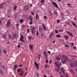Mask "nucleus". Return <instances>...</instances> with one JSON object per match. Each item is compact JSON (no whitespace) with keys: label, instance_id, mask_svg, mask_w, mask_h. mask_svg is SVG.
I'll return each mask as SVG.
<instances>
[{"label":"nucleus","instance_id":"35","mask_svg":"<svg viewBox=\"0 0 77 77\" xmlns=\"http://www.w3.org/2000/svg\"><path fill=\"white\" fill-rule=\"evenodd\" d=\"M44 56H45V57L46 59H47V54H46Z\"/></svg>","mask_w":77,"mask_h":77},{"label":"nucleus","instance_id":"64","mask_svg":"<svg viewBox=\"0 0 77 77\" xmlns=\"http://www.w3.org/2000/svg\"><path fill=\"white\" fill-rule=\"evenodd\" d=\"M73 47L74 49H76V48L75 47V46H74Z\"/></svg>","mask_w":77,"mask_h":77},{"label":"nucleus","instance_id":"34","mask_svg":"<svg viewBox=\"0 0 77 77\" xmlns=\"http://www.w3.org/2000/svg\"><path fill=\"white\" fill-rule=\"evenodd\" d=\"M67 5L69 6L70 8H72V7H71V5H70V4L68 3L67 4Z\"/></svg>","mask_w":77,"mask_h":77},{"label":"nucleus","instance_id":"60","mask_svg":"<svg viewBox=\"0 0 77 77\" xmlns=\"http://www.w3.org/2000/svg\"><path fill=\"white\" fill-rule=\"evenodd\" d=\"M2 68H3V69H4V68H5V66H2Z\"/></svg>","mask_w":77,"mask_h":77},{"label":"nucleus","instance_id":"14","mask_svg":"<svg viewBox=\"0 0 77 77\" xmlns=\"http://www.w3.org/2000/svg\"><path fill=\"white\" fill-rule=\"evenodd\" d=\"M31 32L32 33H34V28L32 27L31 28Z\"/></svg>","mask_w":77,"mask_h":77},{"label":"nucleus","instance_id":"19","mask_svg":"<svg viewBox=\"0 0 77 77\" xmlns=\"http://www.w3.org/2000/svg\"><path fill=\"white\" fill-rule=\"evenodd\" d=\"M72 24H73V26L75 27H77V25H76V24H75V23H74L73 22H72Z\"/></svg>","mask_w":77,"mask_h":77},{"label":"nucleus","instance_id":"8","mask_svg":"<svg viewBox=\"0 0 77 77\" xmlns=\"http://www.w3.org/2000/svg\"><path fill=\"white\" fill-rule=\"evenodd\" d=\"M52 4L54 5V6H55L56 8H57L58 7H59V6H58L57 4L54 2H53Z\"/></svg>","mask_w":77,"mask_h":77},{"label":"nucleus","instance_id":"29","mask_svg":"<svg viewBox=\"0 0 77 77\" xmlns=\"http://www.w3.org/2000/svg\"><path fill=\"white\" fill-rule=\"evenodd\" d=\"M69 71H70L71 72H72V71H73V70L72 68H71L69 70Z\"/></svg>","mask_w":77,"mask_h":77},{"label":"nucleus","instance_id":"53","mask_svg":"<svg viewBox=\"0 0 77 77\" xmlns=\"http://www.w3.org/2000/svg\"><path fill=\"white\" fill-rule=\"evenodd\" d=\"M55 32L56 33H58V31L56 30L55 31Z\"/></svg>","mask_w":77,"mask_h":77},{"label":"nucleus","instance_id":"31","mask_svg":"<svg viewBox=\"0 0 77 77\" xmlns=\"http://www.w3.org/2000/svg\"><path fill=\"white\" fill-rule=\"evenodd\" d=\"M17 65H15L14 66V69L15 70V69H17Z\"/></svg>","mask_w":77,"mask_h":77},{"label":"nucleus","instance_id":"17","mask_svg":"<svg viewBox=\"0 0 77 77\" xmlns=\"http://www.w3.org/2000/svg\"><path fill=\"white\" fill-rule=\"evenodd\" d=\"M21 73L19 74L20 75V76H23V73H24V72L23 71H21Z\"/></svg>","mask_w":77,"mask_h":77},{"label":"nucleus","instance_id":"46","mask_svg":"<svg viewBox=\"0 0 77 77\" xmlns=\"http://www.w3.org/2000/svg\"><path fill=\"white\" fill-rule=\"evenodd\" d=\"M14 18H16L17 17V15L16 14H15L14 15Z\"/></svg>","mask_w":77,"mask_h":77},{"label":"nucleus","instance_id":"28","mask_svg":"<svg viewBox=\"0 0 77 77\" xmlns=\"http://www.w3.org/2000/svg\"><path fill=\"white\" fill-rule=\"evenodd\" d=\"M8 38H9V39H11L12 38V36H11V35H9L8 36Z\"/></svg>","mask_w":77,"mask_h":77},{"label":"nucleus","instance_id":"45","mask_svg":"<svg viewBox=\"0 0 77 77\" xmlns=\"http://www.w3.org/2000/svg\"><path fill=\"white\" fill-rule=\"evenodd\" d=\"M74 43H71V46H72V47L74 46Z\"/></svg>","mask_w":77,"mask_h":77},{"label":"nucleus","instance_id":"40","mask_svg":"<svg viewBox=\"0 0 77 77\" xmlns=\"http://www.w3.org/2000/svg\"><path fill=\"white\" fill-rule=\"evenodd\" d=\"M43 53L44 54H47V52L46 51H45L44 52H43Z\"/></svg>","mask_w":77,"mask_h":77},{"label":"nucleus","instance_id":"15","mask_svg":"<svg viewBox=\"0 0 77 77\" xmlns=\"http://www.w3.org/2000/svg\"><path fill=\"white\" fill-rule=\"evenodd\" d=\"M17 5H14L13 6V9L15 11L17 10Z\"/></svg>","mask_w":77,"mask_h":77},{"label":"nucleus","instance_id":"51","mask_svg":"<svg viewBox=\"0 0 77 77\" xmlns=\"http://www.w3.org/2000/svg\"><path fill=\"white\" fill-rule=\"evenodd\" d=\"M3 51H4V53H7L6 51V50H4Z\"/></svg>","mask_w":77,"mask_h":77},{"label":"nucleus","instance_id":"41","mask_svg":"<svg viewBox=\"0 0 77 77\" xmlns=\"http://www.w3.org/2000/svg\"><path fill=\"white\" fill-rule=\"evenodd\" d=\"M3 37L4 39H6V36L5 35H4L3 36Z\"/></svg>","mask_w":77,"mask_h":77},{"label":"nucleus","instance_id":"22","mask_svg":"<svg viewBox=\"0 0 77 77\" xmlns=\"http://www.w3.org/2000/svg\"><path fill=\"white\" fill-rule=\"evenodd\" d=\"M53 35V32H52L50 33V34L49 35L50 38H51L52 37V36Z\"/></svg>","mask_w":77,"mask_h":77},{"label":"nucleus","instance_id":"9","mask_svg":"<svg viewBox=\"0 0 77 77\" xmlns=\"http://www.w3.org/2000/svg\"><path fill=\"white\" fill-rule=\"evenodd\" d=\"M66 33H68V34H69L70 36H71V37H72L74 36V35H73V34H72V33H70V32H69L68 31H67L66 32Z\"/></svg>","mask_w":77,"mask_h":77},{"label":"nucleus","instance_id":"54","mask_svg":"<svg viewBox=\"0 0 77 77\" xmlns=\"http://www.w3.org/2000/svg\"><path fill=\"white\" fill-rule=\"evenodd\" d=\"M18 71V72H20V69H19L17 70Z\"/></svg>","mask_w":77,"mask_h":77},{"label":"nucleus","instance_id":"23","mask_svg":"<svg viewBox=\"0 0 77 77\" xmlns=\"http://www.w3.org/2000/svg\"><path fill=\"white\" fill-rule=\"evenodd\" d=\"M29 47H30L31 49H33V45H29Z\"/></svg>","mask_w":77,"mask_h":77},{"label":"nucleus","instance_id":"39","mask_svg":"<svg viewBox=\"0 0 77 77\" xmlns=\"http://www.w3.org/2000/svg\"><path fill=\"white\" fill-rule=\"evenodd\" d=\"M44 2H45V1H44V0H42L40 2L41 3H44Z\"/></svg>","mask_w":77,"mask_h":77},{"label":"nucleus","instance_id":"59","mask_svg":"<svg viewBox=\"0 0 77 77\" xmlns=\"http://www.w3.org/2000/svg\"><path fill=\"white\" fill-rule=\"evenodd\" d=\"M19 67H21L22 66V64H20L19 66Z\"/></svg>","mask_w":77,"mask_h":77},{"label":"nucleus","instance_id":"44","mask_svg":"<svg viewBox=\"0 0 77 77\" xmlns=\"http://www.w3.org/2000/svg\"><path fill=\"white\" fill-rule=\"evenodd\" d=\"M65 47H69V45H65Z\"/></svg>","mask_w":77,"mask_h":77},{"label":"nucleus","instance_id":"1","mask_svg":"<svg viewBox=\"0 0 77 77\" xmlns=\"http://www.w3.org/2000/svg\"><path fill=\"white\" fill-rule=\"evenodd\" d=\"M61 62L62 63H66V61L68 60V58L66 56L64 55L61 56Z\"/></svg>","mask_w":77,"mask_h":77},{"label":"nucleus","instance_id":"55","mask_svg":"<svg viewBox=\"0 0 77 77\" xmlns=\"http://www.w3.org/2000/svg\"><path fill=\"white\" fill-rule=\"evenodd\" d=\"M0 24L1 25H2V20H0Z\"/></svg>","mask_w":77,"mask_h":77},{"label":"nucleus","instance_id":"50","mask_svg":"<svg viewBox=\"0 0 77 77\" xmlns=\"http://www.w3.org/2000/svg\"><path fill=\"white\" fill-rule=\"evenodd\" d=\"M52 63V61H51V60H50L49 61V63H50V64H51V63Z\"/></svg>","mask_w":77,"mask_h":77},{"label":"nucleus","instance_id":"25","mask_svg":"<svg viewBox=\"0 0 77 77\" xmlns=\"http://www.w3.org/2000/svg\"><path fill=\"white\" fill-rule=\"evenodd\" d=\"M38 18H39L38 15L36 14L35 16L36 20H38Z\"/></svg>","mask_w":77,"mask_h":77},{"label":"nucleus","instance_id":"12","mask_svg":"<svg viewBox=\"0 0 77 77\" xmlns=\"http://www.w3.org/2000/svg\"><path fill=\"white\" fill-rule=\"evenodd\" d=\"M29 7L27 5H25L24 7V9L25 10H28Z\"/></svg>","mask_w":77,"mask_h":77},{"label":"nucleus","instance_id":"2","mask_svg":"<svg viewBox=\"0 0 77 77\" xmlns=\"http://www.w3.org/2000/svg\"><path fill=\"white\" fill-rule=\"evenodd\" d=\"M77 61H73L72 63L71 64V66L72 68H74V65H75V66H77Z\"/></svg>","mask_w":77,"mask_h":77},{"label":"nucleus","instance_id":"21","mask_svg":"<svg viewBox=\"0 0 77 77\" xmlns=\"http://www.w3.org/2000/svg\"><path fill=\"white\" fill-rule=\"evenodd\" d=\"M56 59L58 60H60V58L59 57H56Z\"/></svg>","mask_w":77,"mask_h":77},{"label":"nucleus","instance_id":"26","mask_svg":"<svg viewBox=\"0 0 77 77\" xmlns=\"http://www.w3.org/2000/svg\"><path fill=\"white\" fill-rule=\"evenodd\" d=\"M56 37L57 38H60L61 37V36H60V35L58 34V35H56Z\"/></svg>","mask_w":77,"mask_h":77},{"label":"nucleus","instance_id":"37","mask_svg":"<svg viewBox=\"0 0 77 77\" xmlns=\"http://www.w3.org/2000/svg\"><path fill=\"white\" fill-rule=\"evenodd\" d=\"M36 34V36H38V35H39V33L38 32H37Z\"/></svg>","mask_w":77,"mask_h":77},{"label":"nucleus","instance_id":"20","mask_svg":"<svg viewBox=\"0 0 77 77\" xmlns=\"http://www.w3.org/2000/svg\"><path fill=\"white\" fill-rule=\"evenodd\" d=\"M54 15H57V11H56L54 12Z\"/></svg>","mask_w":77,"mask_h":77},{"label":"nucleus","instance_id":"30","mask_svg":"<svg viewBox=\"0 0 77 77\" xmlns=\"http://www.w3.org/2000/svg\"><path fill=\"white\" fill-rule=\"evenodd\" d=\"M49 14L50 15V16H51V15H52V13H51V11H49Z\"/></svg>","mask_w":77,"mask_h":77},{"label":"nucleus","instance_id":"7","mask_svg":"<svg viewBox=\"0 0 77 77\" xmlns=\"http://www.w3.org/2000/svg\"><path fill=\"white\" fill-rule=\"evenodd\" d=\"M34 63L35 66L36 67V68H37V69H39V65L38 64V63H37L35 62H34Z\"/></svg>","mask_w":77,"mask_h":77},{"label":"nucleus","instance_id":"27","mask_svg":"<svg viewBox=\"0 0 77 77\" xmlns=\"http://www.w3.org/2000/svg\"><path fill=\"white\" fill-rule=\"evenodd\" d=\"M41 37H42V36H43V35H44V32L43 31H42V32H41Z\"/></svg>","mask_w":77,"mask_h":77},{"label":"nucleus","instance_id":"63","mask_svg":"<svg viewBox=\"0 0 77 77\" xmlns=\"http://www.w3.org/2000/svg\"><path fill=\"white\" fill-rule=\"evenodd\" d=\"M45 67H46V68H47V65H45Z\"/></svg>","mask_w":77,"mask_h":77},{"label":"nucleus","instance_id":"58","mask_svg":"<svg viewBox=\"0 0 77 77\" xmlns=\"http://www.w3.org/2000/svg\"><path fill=\"white\" fill-rule=\"evenodd\" d=\"M0 56H2V53H1V50L0 49Z\"/></svg>","mask_w":77,"mask_h":77},{"label":"nucleus","instance_id":"47","mask_svg":"<svg viewBox=\"0 0 77 77\" xmlns=\"http://www.w3.org/2000/svg\"><path fill=\"white\" fill-rule=\"evenodd\" d=\"M31 14L32 15H35V13L33 12H31Z\"/></svg>","mask_w":77,"mask_h":77},{"label":"nucleus","instance_id":"18","mask_svg":"<svg viewBox=\"0 0 77 77\" xmlns=\"http://www.w3.org/2000/svg\"><path fill=\"white\" fill-rule=\"evenodd\" d=\"M61 71L62 72H63L64 73V71H65V69H63V67H62L61 68Z\"/></svg>","mask_w":77,"mask_h":77},{"label":"nucleus","instance_id":"38","mask_svg":"<svg viewBox=\"0 0 77 77\" xmlns=\"http://www.w3.org/2000/svg\"><path fill=\"white\" fill-rule=\"evenodd\" d=\"M63 29H60L59 30V32H63Z\"/></svg>","mask_w":77,"mask_h":77},{"label":"nucleus","instance_id":"13","mask_svg":"<svg viewBox=\"0 0 77 77\" xmlns=\"http://www.w3.org/2000/svg\"><path fill=\"white\" fill-rule=\"evenodd\" d=\"M10 23H11V20H8L7 22V26H9V25H10Z\"/></svg>","mask_w":77,"mask_h":77},{"label":"nucleus","instance_id":"5","mask_svg":"<svg viewBox=\"0 0 77 77\" xmlns=\"http://www.w3.org/2000/svg\"><path fill=\"white\" fill-rule=\"evenodd\" d=\"M55 63L56 66H57V67H59L60 66V64H61V63L59 61L55 62Z\"/></svg>","mask_w":77,"mask_h":77},{"label":"nucleus","instance_id":"16","mask_svg":"<svg viewBox=\"0 0 77 77\" xmlns=\"http://www.w3.org/2000/svg\"><path fill=\"white\" fill-rule=\"evenodd\" d=\"M17 36V33H14L12 35V37L13 38H16Z\"/></svg>","mask_w":77,"mask_h":77},{"label":"nucleus","instance_id":"11","mask_svg":"<svg viewBox=\"0 0 77 77\" xmlns=\"http://www.w3.org/2000/svg\"><path fill=\"white\" fill-rule=\"evenodd\" d=\"M38 29L40 33H41L42 32H43V31H42L43 30V27H39L38 28Z\"/></svg>","mask_w":77,"mask_h":77},{"label":"nucleus","instance_id":"61","mask_svg":"<svg viewBox=\"0 0 77 77\" xmlns=\"http://www.w3.org/2000/svg\"><path fill=\"white\" fill-rule=\"evenodd\" d=\"M44 18H45V19H46V18H47V17H46V16H44Z\"/></svg>","mask_w":77,"mask_h":77},{"label":"nucleus","instance_id":"3","mask_svg":"<svg viewBox=\"0 0 77 77\" xmlns=\"http://www.w3.org/2000/svg\"><path fill=\"white\" fill-rule=\"evenodd\" d=\"M7 6V4L5 2H3L0 5V9H2L3 8H5Z\"/></svg>","mask_w":77,"mask_h":77},{"label":"nucleus","instance_id":"4","mask_svg":"<svg viewBox=\"0 0 77 77\" xmlns=\"http://www.w3.org/2000/svg\"><path fill=\"white\" fill-rule=\"evenodd\" d=\"M29 19L30 20V22H29L30 24H32V22H33V17H32V16L30 15L29 16Z\"/></svg>","mask_w":77,"mask_h":77},{"label":"nucleus","instance_id":"57","mask_svg":"<svg viewBox=\"0 0 77 77\" xmlns=\"http://www.w3.org/2000/svg\"><path fill=\"white\" fill-rule=\"evenodd\" d=\"M59 70V69H56V71H58Z\"/></svg>","mask_w":77,"mask_h":77},{"label":"nucleus","instance_id":"24","mask_svg":"<svg viewBox=\"0 0 77 77\" xmlns=\"http://www.w3.org/2000/svg\"><path fill=\"white\" fill-rule=\"evenodd\" d=\"M40 58H41V54H39L38 55V60H39L40 59Z\"/></svg>","mask_w":77,"mask_h":77},{"label":"nucleus","instance_id":"56","mask_svg":"<svg viewBox=\"0 0 77 77\" xmlns=\"http://www.w3.org/2000/svg\"><path fill=\"white\" fill-rule=\"evenodd\" d=\"M57 23H60V20H57Z\"/></svg>","mask_w":77,"mask_h":77},{"label":"nucleus","instance_id":"32","mask_svg":"<svg viewBox=\"0 0 77 77\" xmlns=\"http://www.w3.org/2000/svg\"><path fill=\"white\" fill-rule=\"evenodd\" d=\"M0 73L1 74H3V72L2 71V70L0 69Z\"/></svg>","mask_w":77,"mask_h":77},{"label":"nucleus","instance_id":"33","mask_svg":"<svg viewBox=\"0 0 77 77\" xmlns=\"http://www.w3.org/2000/svg\"><path fill=\"white\" fill-rule=\"evenodd\" d=\"M69 37L67 35H66L65 36V39H69Z\"/></svg>","mask_w":77,"mask_h":77},{"label":"nucleus","instance_id":"43","mask_svg":"<svg viewBox=\"0 0 77 77\" xmlns=\"http://www.w3.org/2000/svg\"><path fill=\"white\" fill-rule=\"evenodd\" d=\"M48 54H51V52L50 51H48Z\"/></svg>","mask_w":77,"mask_h":77},{"label":"nucleus","instance_id":"6","mask_svg":"<svg viewBox=\"0 0 77 77\" xmlns=\"http://www.w3.org/2000/svg\"><path fill=\"white\" fill-rule=\"evenodd\" d=\"M20 41L21 42H25V41H24V37L22 35H20Z\"/></svg>","mask_w":77,"mask_h":77},{"label":"nucleus","instance_id":"48","mask_svg":"<svg viewBox=\"0 0 77 77\" xmlns=\"http://www.w3.org/2000/svg\"><path fill=\"white\" fill-rule=\"evenodd\" d=\"M20 23H23V19H21L20 20Z\"/></svg>","mask_w":77,"mask_h":77},{"label":"nucleus","instance_id":"42","mask_svg":"<svg viewBox=\"0 0 77 77\" xmlns=\"http://www.w3.org/2000/svg\"><path fill=\"white\" fill-rule=\"evenodd\" d=\"M28 39H29V40H31V38H32V37H30L29 36H28Z\"/></svg>","mask_w":77,"mask_h":77},{"label":"nucleus","instance_id":"10","mask_svg":"<svg viewBox=\"0 0 77 77\" xmlns=\"http://www.w3.org/2000/svg\"><path fill=\"white\" fill-rule=\"evenodd\" d=\"M42 25L43 29V30L45 31V30H46V26H45V25L43 23H42Z\"/></svg>","mask_w":77,"mask_h":77},{"label":"nucleus","instance_id":"49","mask_svg":"<svg viewBox=\"0 0 77 77\" xmlns=\"http://www.w3.org/2000/svg\"><path fill=\"white\" fill-rule=\"evenodd\" d=\"M71 56H72V57H75V58H76V57H77V56H76L75 55H71Z\"/></svg>","mask_w":77,"mask_h":77},{"label":"nucleus","instance_id":"52","mask_svg":"<svg viewBox=\"0 0 77 77\" xmlns=\"http://www.w3.org/2000/svg\"><path fill=\"white\" fill-rule=\"evenodd\" d=\"M29 32H30V29H28L27 30V32L29 33Z\"/></svg>","mask_w":77,"mask_h":77},{"label":"nucleus","instance_id":"62","mask_svg":"<svg viewBox=\"0 0 77 77\" xmlns=\"http://www.w3.org/2000/svg\"><path fill=\"white\" fill-rule=\"evenodd\" d=\"M46 62L47 63H48V61L47 60H46Z\"/></svg>","mask_w":77,"mask_h":77},{"label":"nucleus","instance_id":"36","mask_svg":"<svg viewBox=\"0 0 77 77\" xmlns=\"http://www.w3.org/2000/svg\"><path fill=\"white\" fill-rule=\"evenodd\" d=\"M36 76L38 77H39V73H37L36 74Z\"/></svg>","mask_w":77,"mask_h":77}]
</instances>
